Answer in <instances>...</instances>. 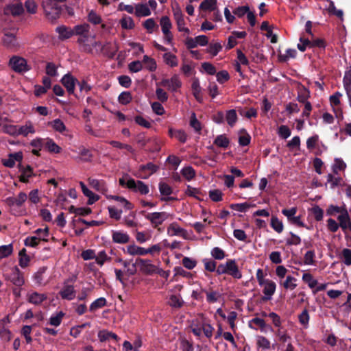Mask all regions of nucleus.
Returning <instances> with one entry per match:
<instances>
[{"mask_svg":"<svg viewBox=\"0 0 351 351\" xmlns=\"http://www.w3.org/2000/svg\"><path fill=\"white\" fill-rule=\"evenodd\" d=\"M119 184L123 187H126L134 192H138L141 195H146L149 193V187L143 182L141 180L136 181L134 179L125 173L124 176L119 178Z\"/></svg>","mask_w":351,"mask_h":351,"instance_id":"nucleus-1","label":"nucleus"},{"mask_svg":"<svg viewBox=\"0 0 351 351\" xmlns=\"http://www.w3.org/2000/svg\"><path fill=\"white\" fill-rule=\"evenodd\" d=\"M216 273L218 275L226 274L237 279L242 277L234 260H228L225 265L220 264L216 269Z\"/></svg>","mask_w":351,"mask_h":351,"instance_id":"nucleus-2","label":"nucleus"},{"mask_svg":"<svg viewBox=\"0 0 351 351\" xmlns=\"http://www.w3.org/2000/svg\"><path fill=\"white\" fill-rule=\"evenodd\" d=\"M43 6L46 17L51 23L56 22L62 12V6L57 3L52 1L47 2L46 3H43Z\"/></svg>","mask_w":351,"mask_h":351,"instance_id":"nucleus-3","label":"nucleus"},{"mask_svg":"<svg viewBox=\"0 0 351 351\" xmlns=\"http://www.w3.org/2000/svg\"><path fill=\"white\" fill-rule=\"evenodd\" d=\"M9 66L16 73H23L31 70L27 60L21 56H13L10 58Z\"/></svg>","mask_w":351,"mask_h":351,"instance_id":"nucleus-4","label":"nucleus"},{"mask_svg":"<svg viewBox=\"0 0 351 351\" xmlns=\"http://www.w3.org/2000/svg\"><path fill=\"white\" fill-rule=\"evenodd\" d=\"M1 43L4 47L13 51H17L21 47L16 34L5 29L3 30Z\"/></svg>","mask_w":351,"mask_h":351,"instance_id":"nucleus-5","label":"nucleus"},{"mask_svg":"<svg viewBox=\"0 0 351 351\" xmlns=\"http://www.w3.org/2000/svg\"><path fill=\"white\" fill-rule=\"evenodd\" d=\"M326 215L337 217V219H350L349 214L345 206L330 205L326 210Z\"/></svg>","mask_w":351,"mask_h":351,"instance_id":"nucleus-6","label":"nucleus"},{"mask_svg":"<svg viewBox=\"0 0 351 351\" xmlns=\"http://www.w3.org/2000/svg\"><path fill=\"white\" fill-rule=\"evenodd\" d=\"M157 85L167 87L169 90L177 92L182 86V82L178 75L174 74L170 79H162Z\"/></svg>","mask_w":351,"mask_h":351,"instance_id":"nucleus-7","label":"nucleus"},{"mask_svg":"<svg viewBox=\"0 0 351 351\" xmlns=\"http://www.w3.org/2000/svg\"><path fill=\"white\" fill-rule=\"evenodd\" d=\"M168 234L171 236H180L184 239H192L193 232L182 228L177 223H172L167 228Z\"/></svg>","mask_w":351,"mask_h":351,"instance_id":"nucleus-8","label":"nucleus"},{"mask_svg":"<svg viewBox=\"0 0 351 351\" xmlns=\"http://www.w3.org/2000/svg\"><path fill=\"white\" fill-rule=\"evenodd\" d=\"M136 264H138V266L140 267V271L144 274L152 275L155 274L156 271L157 267L152 264L150 260L137 258L136 259Z\"/></svg>","mask_w":351,"mask_h":351,"instance_id":"nucleus-9","label":"nucleus"},{"mask_svg":"<svg viewBox=\"0 0 351 351\" xmlns=\"http://www.w3.org/2000/svg\"><path fill=\"white\" fill-rule=\"evenodd\" d=\"M80 222L83 225H85L86 228L91 226H99L104 223V221H72L73 228L75 229V234L77 236L81 235L85 228L84 227H78L77 223Z\"/></svg>","mask_w":351,"mask_h":351,"instance_id":"nucleus-10","label":"nucleus"},{"mask_svg":"<svg viewBox=\"0 0 351 351\" xmlns=\"http://www.w3.org/2000/svg\"><path fill=\"white\" fill-rule=\"evenodd\" d=\"M77 82V80L70 73H67L64 75L61 79V82L63 86L66 88L67 92L69 94H74L75 84Z\"/></svg>","mask_w":351,"mask_h":351,"instance_id":"nucleus-11","label":"nucleus"},{"mask_svg":"<svg viewBox=\"0 0 351 351\" xmlns=\"http://www.w3.org/2000/svg\"><path fill=\"white\" fill-rule=\"evenodd\" d=\"M18 167L21 172V175L19 177V181L23 183L29 182V178L34 176L32 167L30 165L24 167L21 163L19 164Z\"/></svg>","mask_w":351,"mask_h":351,"instance_id":"nucleus-12","label":"nucleus"},{"mask_svg":"<svg viewBox=\"0 0 351 351\" xmlns=\"http://www.w3.org/2000/svg\"><path fill=\"white\" fill-rule=\"evenodd\" d=\"M23 160V153L21 152L12 153L8 155V159L2 160V164L9 168H12L16 162H21Z\"/></svg>","mask_w":351,"mask_h":351,"instance_id":"nucleus-13","label":"nucleus"},{"mask_svg":"<svg viewBox=\"0 0 351 351\" xmlns=\"http://www.w3.org/2000/svg\"><path fill=\"white\" fill-rule=\"evenodd\" d=\"M88 182L91 187L102 194H106L108 191L106 182L104 180L88 178Z\"/></svg>","mask_w":351,"mask_h":351,"instance_id":"nucleus-14","label":"nucleus"},{"mask_svg":"<svg viewBox=\"0 0 351 351\" xmlns=\"http://www.w3.org/2000/svg\"><path fill=\"white\" fill-rule=\"evenodd\" d=\"M9 279L17 287H21L25 282L23 273L16 266L13 268L12 274L9 276Z\"/></svg>","mask_w":351,"mask_h":351,"instance_id":"nucleus-15","label":"nucleus"},{"mask_svg":"<svg viewBox=\"0 0 351 351\" xmlns=\"http://www.w3.org/2000/svg\"><path fill=\"white\" fill-rule=\"evenodd\" d=\"M5 14H11L13 16H18L24 12V7L21 3L10 4L4 9Z\"/></svg>","mask_w":351,"mask_h":351,"instance_id":"nucleus-16","label":"nucleus"},{"mask_svg":"<svg viewBox=\"0 0 351 351\" xmlns=\"http://www.w3.org/2000/svg\"><path fill=\"white\" fill-rule=\"evenodd\" d=\"M263 285H265L263 289V293L265 295L261 298V300L263 302H266L271 300V295L274 293L276 290V284L274 282L269 280L265 282Z\"/></svg>","mask_w":351,"mask_h":351,"instance_id":"nucleus-17","label":"nucleus"},{"mask_svg":"<svg viewBox=\"0 0 351 351\" xmlns=\"http://www.w3.org/2000/svg\"><path fill=\"white\" fill-rule=\"evenodd\" d=\"M169 136L171 138H175L181 143H185L187 141L188 136L183 130H176L170 128L168 131Z\"/></svg>","mask_w":351,"mask_h":351,"instance_id":"nucleus-18","label":"nucleus"},{"mask_svg":"<svg viewBox=\"0 0 351 351\" xmlns=\"http://www.w3.org/2000/svg\"><path fill=\"white\" fill-rule=\"evenodd\" d=\"M191 90L192 93L195 99L199 102L202 103L203 101V98L201 95L202 88L199 84V81L198 78L194 77L191 84Z\"/></svg>","mask_w":351,"mask_h":351,"instance_id":"nucleus-19","label":"nucleus"},{"mask_svg":"<svg viewBox=\"0 0 351 351\" xmlns=\"http://www.w3.org/2000/svg\"><path fill=\"white\" fill-rule=\"evenodd\" d=\"M75 291L72 285H64V287L59 292V294L62 299L71 300L75 297Z\"/></svg>","mask_w":351,"mask_h":351,"instance_id":"nucleus-20","label":"nucleus"},{"mask_svg":"<svg viewBox=\"0 0 351 351\" xmlns=\"http://www.w3.org/2000/svg\"><path fill=\"white\" fill-rule=\"evenodd\" d=\"M56 32L59 34V39L64 40L70 38L73 36V29L65 25L58 26L56 29Z\"/></svg>","mask_w":351,"mask_h":351,"instance_id":"nucleus-21","label":"nucleus"},{"mask_svg":"<svg viewBox=\"0 0 351 351\" xmlns=\"http://www.w3.org/2000/svg\"><path fill=\"white\" fill-rule=\"evenodd\" d=\"M158 166L154 165L153 162H148L146 165H142L139 167V172L145 173V171H149V173L147 176H139L141 178H147L154 173H156L158 169Z\"/></svg>","mask_w":351,"mask_h":351,"instance_id":"nucleus-22","label":"nucleus"},{"mask_svg":"<svg viewBox=\"0 0 351 351\" xmlns=\"http://www.w3.org/2000/svg\"><path fill=\"white\" fill-rule=\"evenodd\" d=\"M45 148L50 153L59 154L61 152V147L58 146L53 139L45 138Z\"/></svg>","mask_w":351,"mask_h":351,"instance_id":"nucleus-23","label":"nucleus"},{"mask_svg":"<svg viewBox=\"0 0 351 351\" xmlns=\"http://www.w3.org/2000/svg\"><path fill=\"white\" fill-rule=\"evenodd\" d=\"M112 241L117 243H127L130 241L129 236L121 232L114 231L112 232Z\"/></svg>","mask_w":351,"mask_h":351,"instance_id":"nucleus-24","label":"nucleus"},{"mask_svg":"<svg viewBox=\"0 0 351 351\" xmlns=\"http://www.w3.org/2000/svg\"><path fill=\"white\" fill-rule=\"evenodd\" d=\"M310 97V91L304 86H301L298 88L297 99L299 102L304 104L308 102L307 99Z\"/></svg>","mask_w":351,"mask_h":351,"instance_id":"nucleus-25","label":"nucleus"},{"mask_svg":"<svg viewBox=\"0 0 351 351\" xmlns=\"http://www.w3.org/2000/svg\"><path fill=\"white\" fill-rule=\"evenodd\" d=\"M213 143L219 147L226 149L230 145V140L225 134H220L215 138Z\"/></svg>","mask_w":351,"mask_h":351,"instance_id":"nucleus-26","label":"nucleus"},{"mask_svg":"<svg viewBox=\"0 0 351 351\" xmlns=\"http://www.w3.org/2000/svg\"><path fill=\"white\" fill-rule=\"evenodd\" d=\"M167 304L172 308H180L183 306L184 302L180 296L176 295H171L169 296Z\"/></svg>","mask_w":351,"mask_h":351,"instance_id":"nucleus-27","label":"nucleus"},{"mask_svg":"<svg viewBox=\"0 0 351 351\" xmlns=\"http://www.w3.org/2000/svg\"><path fill=\"white\" fill-rule=\"evenodd\" d=\"M90 25L88 23H84L81 25H75L73 29V35H88L90 31Z\"/></svg>","mask_w":351,"mask_h":351,"instance_id":"nucleus-28","label":"nucleus"},{"mask_svg":"<svg viewBox=\"0 0 351 351\" xmlns=\"http://www.w3.org/2000/svg\"><path fill=\"white\" fill-rule=\"evenodd\" d=\"M163 59L165 64L171 67L177 66L178 64V60L176 56L170 52L165 53L163 54Z\"/></svg>","mask_w":351,"mask_h":351,"instance_id":"nucleus-29","label":"nucleus"},{"mask_svg":"<svg viewBox=\"0 0 351 351\" xmlns=\"http://www.w3.org/2000/svg\"><path fill=\"white\" fill-rule=\"evenodd\" d=\"M238 119L237 112L234 109H231L226 111L225 114V120L227 123L230 126L233 127L237 123Z\"/></svg>","mask_w":351,"mask_h":351,"instance_id":"nucleus-30","label":"nucleus"},{"mask_svg":"<svg viewBox=\"0 0 351 351\" xmlns=\"http://www.w3.org/2000/svg\"><path fill=\"white\" fill-rule=\"evenodd\" d=\"M98 337L101 342L106 341L108 340L110 338H112L116 341L119 339L118 336L113 333L112 332H109L107 330H101L98 332Z\"/></svg>","mask_w":351,"mask_h":351,"instance_id":"nucleus-31","label":"nucleus"},{"mask_svg":"<svg viewBox=\"0 0 351 351\" xmlns=\"http://www.w3.org/2000/svg\"><path fill=\"white\" fill-rule=\"evenodd\" d=\"M47 298V297L45 294H40L37 292H34L29 295L28 302L37 305L41 304Z\"/></svg>","mask_w":351,"mask_h":351,"instance_id":"nucleus-32","label":"nucleus"},{"mask_svg":"<svg viewBox=\"0 0 351 351\" xmlns=\"http://www.w3.org/2000/svg\"><path fill=\"white\" fill-rule=\"evenodd\" d=\"M239 144L241 146H247L250 143L251 136L245 129H241L239 132Z\"/></svg>","mask_w":351,"mask_h":351,"instance_id":"nucleus-33","label":"nucleus"},{"mask_svg":"<svg viewBox=\"0 0 351 351\" xmlns=\"http://www.w3.org/2000/svg\"><path fill=\"white\" fill-rule=\"evenodd\" d=\"M217 0H204L199 5V10L204 11H215L216 10Z\"/></svg>","mask_w":351,"mask_h":351,"instance_id":"nucleus-34","label":"nucleus"},{"mask_svg":"<svg viewBox=\"0 0 351 351\" xmlns=\"http://www.w3.org/2000/svg\"><path fill=\"white\" fill-rule=\"evenodd\" d=\"M160 24L161 25L163 34H167V33L171 32L170 29L172 27V24L167 16H163L161 17Z\"/></svg>","mask_w":351,"mask_h":351,"instance_id":"nucleus-35","label":"nucleus"},{"mask_svg":"<svg viewBox=\"0 0 351 351\" xmlns=\"http://www.w3.org/2000/svg\"><path fill=\"white\" fill-rule=\"evenodd\" d=\"M135 14L137 16H147L151 14V11L146 4H138L136 6Z\"/></svg>","mask_w":351,"mask_h":351,"instance_id":"nucleus-36","label":"nucleus"},{"mask_svg":"<svg viewBox=\"0 0 351 351\" xmlns=\"http://www.w3.org/2000/svg\"><path fill=\"white\" fill-rule=\"evenodd\" d=\"M127 252L131 255H145L147 254V251L143 247L136 246L135 245H128Z\"/></svg>","mask_w":351,"mask_h":351,"instance_id":"nucleus-37","label":"nucleus"},{"mask_svg":"<svg viewBox=\"0 0 351 351\" xmlns=\"http://www.w3.org/2000/svg\"><path fill=\"white\" fill-rule=\"evenodd\" d=\"M252 206L247 202L241 204H232L230 205V208L234 211L246 213Z\"/></svg>","mask_w":351,"mask_h":351,"instance_id":"nucleus-38","label":"nucleus"},{"mask_svg":"<svg viewBox=\"0 0 351 351\" xmlns=\"http://www.w3.org/2000/svg\"><path fill=\"white\" fill-rule=\"evenodd\" d=\"M146 219H168L170 217L169 214L165 212L160 213H147V215L145 216Z\"/></svg>","mask_w":351,"mask_h":351,"instance_id":"nucleus-39","label":"nucleus"},{"mask_svg":"<svg viewBox=\"0 0 351 351\" xmlns=\"http://www.w3.org/2000/svg\"><path fill=\"white\" fill-rule=\"evenodd\" d=\"M132 100V95L129 91H123L118 97V101L122 105H128Z\"/></svg>","mask_w":351,"mask_h":351,"instance_id":"nucleus-40","label":"nucleus"},{"mask_svg":"<svg viewBox=\"0 0 351 351\" xmlns=\"http://www.w3.org/2000/svg\"><path fill=\"white\" fill-rule=\"evenodd\" d=\"M143 25L144 28L147 29L149 34L153 33L154 29H158V25L152 18H149L145 21Z\"/></svg>","mask_w":351,"mask_h":351,"instance_id":"nucleus-41","label":"nucleus"},{"mask_svg":"<svg viewBox=\"0 0 351 351\" xmlns=\"http://www.w3.org/2000/svg\"><path fill=\"white\" fill-rule=\"evenodd\" d=\"M120 23L121 27L125 29H132L135 26L133 19L128 16L123 17L120 21Z\"/></svg>","mask_w":351,"mask_h":351,"instance_id":"nucleus-42","label":"nucleus"},{"mask_svg":"<svg viewBox=\"0 0 351 351\" xmlns=\"http://www.w3.org/2000/svg\"><path fill=\"white\" fill-rule=\"evenodd\" d=\"M202 291L206 294V300L209 303H214L217 302L221 297V294L215 291H207L205 289H202Z\"/></svg>","mask_w":351,"mask_h":351,"instance_id":"nucleus-43","label":"nucleus"},{"mask_svg":"<svg viewBox=\"0 0 351 351\" xmlns=\"http://www.w3.org/2000/svg\"><path fill=\"white\" fill-rule=\"evenodd\" d=\"M11 337V332L5 327L3 320L0 321V337L6 341H10Z\"/></svg>","mask_w":351,"mask_h":351,"instance_id":"nucleus-44","label":"nucleus"},{"mask_svg":"<svg viewBox=\"0 0 351 351\" xmlns=\"http://www.w3.org/2000/svg\"><path fill=\"white\" fill-rule=\"evenodd\" d=\"M143 62L145 64L146 68L150 71H154L157 68L155 60L147 55L143 56Z\"/></svg>","mask_w":351,"mask_h":351,"instance_id":"nucleus-45","label":"nucleus"},{"mask_svg":"<svg viewBox=\"0 0 351 351\" xmlns=\"http://www.w3.org/2000/svg\"><path fill=\"white\" fill-rule=\"evenodd\" d=\"M302 280L306 283H308V287L311 289L315 288L318 284L317 280L314 279L310 273H304L302 276Z\"/></svg>","mask_w":351,"mask_h":351,"instance_id":"nucleus-46","label":"nucleus"},{"mask_svg":"<svg viewBox=\"0 0 351 351\" xmlns=\"http://www.w3.org/2000/svg\"><path fill=\"white\" fill-rule=\"evenodd\" d=\"M346 168V164L341 158H335V164L332 166V172L338 174L339 171H343Z\"/></svg>","mask_w":351,"mask_h":351,"instance_id":"nucleus-47","label":"nucleus"},{"mask_svg":"<svg viewBox=\"0 0 351 351\" xmlns=\"http://www.w3.org/2000/svg\"><path fill=\"white\" fill-rule=\"evenodd\" d=\"M300 43L298 44V49L304 52L306 51V48H311V40L308 38H305L303 36H300Z\"/></svg>","mask_w":351,"mask_h":351,"instance_id":"nucleus-48","label":"nucleus"},{"mask_svg":"<svg viewBox=\"0 0 351 351\" xmlns=\"http://www.w3.org/2000/svg\"><path fill=\"white\" fill-rule=\"evenodd\" d=\"M13 247L12 244L0 246V260L12 254Z\"/></svg>","mask_w":351,"mask_h":351,"instance_id":"nucleus-49","label":"nucleus"},{"mask_svg":"<svg viewBox=\"0 0 351 351\" xmlns=\"http://www.w3.org/2000/svg\"><path fill=\"white\" fill-rule=\"evenodd\" d=\"M25 8L28 13L34 14L37 12L38 5L34 0H27L25 2Z\"/></svg>","mask_w":351,"mask_h":351,"instance_id":"nucleus-50","label":"nucleus"},{"mask_svg":"<svg viewBox=\"0 0 351 351\" xmlns=\"http://www.w3.org/2000/svg\"><path fill=\"white\" fill-rule=\"evenodd\" d=\"M106 305V300L104 298H99L90 304L89 310L90 311H94L97 308L105 306Z\"/></svg>","mask_w":351,"mask_h":351,"instance_id":"nucleus-51","label":"nucleus"},{"mask_svg":"<svg viewBox=\"0 0 351 351\" xmlns=\"http://www.w3.org/2000/svg\"><path fill=\"white\" fill-rule=\"evenodd\" d=\"M3 132L12 136H18V126L14 125L5 124L3 126Z\"/></svg>","mask_w":351,"mask_h":351,"instance_id":"nucleus-52","label":"nucleus"},{"mask_svg":"<svg viewBox=\"0 0 351 351\" xmlns=\"http://www.w3.org/2000/svg\"><path fill=\"white\" fill-rule=\"evenodd\" d=\"M221 49L222 45L219 43H210L207 51L213 56H216Z\"/></svg>","mask_w":351,"mask_h":351,"instance_id":"nucleus-53","label":"nucleus"},{"mask_svg":"<svg viewBox=\"0 0 351 351\" xmlns=\"http://www.w3.org/2000/svg\"><path fill=\"white\" fill-rule=\"evenodd\" d=\"M51 125L56 131L59 132L60 133H62L64 131L66 130V126L64 123L60 119H56L53 120L51 123Z\"/></svg>","mask_w":351,"mask_h":351,"instance_id":"nucleus-54","label":"nucleus"},{"mask_svg":"<svg viewBox=\"0 0 351 351\" xmlns=\"http://www.w3.org/2000/svg\"><path fill=\"white\" fill-rule=\"evenodd\" d=\"M159 191L162 195L169 196L173 193L171 187L165 182L159 183Z\"/></svg>","mask_w":351,"mask_h":351,"instance_id":"nucleus-55","label":"nucleus"},{"mask_svg":"<svg viewBox=\"0 0 351 351\" xmlns=\"http://www.w3.org/2000/svg\"><path fill=\"white\" fill-rule=\"evenodd\" d=\"M181 173L187 180H191L195 176V171L191 167H186L183 168Z\"/></svg>","mask_w":351,"mask_h":351,"instance_id":"nucleus-56","label":"nucleus"},{"mask_svg":"<svg viewBox=\"0 0 351 351\" xmlns=\"http://www.w3.org/2000/svg\"><path fill=\"white\" fill-rule=\"evenodd\" d=\"M252 323L258 326L262 330L269 329L270 330H273L272 327L270 325H267L265 324V322L263 319H261L258 317H255L251 320Z\"/></svg>","mask_w":351,"mask_h":351,"instance_id":"nucleus-57","label":"nucleus"},{"mask_svg":"<svg viewBox=\"0 0 351 351\" xmlns=\"http://www.w3.org/2000/svg\"><path fill=\"white\" fill-rule=\"evenodd\" d=\"M88 21L94 25H98L101 23V18L94 10H91L88 14Z\"/></svg>","mask_w":351,"mask_h":351,"instance_id":"nucleus-58","label":"nucleus"},{"mask_svg":"<svg viewBox=\"0 0 351 351\" xmlns=\"http://www.w3.org/2000/svg\"><path fill=\"white\" fill-rule=\"evenodd\" d=\"M217 80L219 84H223L230 79V75L226 70H223L216 73Z\"/></svg>","mask_w":351,"mask_h":351,"instance_id":"nucleus-59","label":"nucleus"},{"mask_svg":"<svg viewBox=\"0 0 351 351\" xmlns=\"http://www.w3.org/2000/svg\"><path fill=\"white\" fill-rule=\"evenodd\" d=\"M249 9L248 5L239 6L233 10V14L237 17L241 18L248 12Z\"/></svg>","mask_w":351,"mask_h":351,"instance_id":"nucleus-60","label":"nucleus"},{"mask_svg":"<svg viewBox=\"0 0 351 351\" xmlns=\"http://www.w3.org/2000/svg\"><path fill=\"white\" fill-rule=\"evenodd\" d=\"M190 125L195 130V132H200L202 130L201 123L197 119L195 113L191 114L190 119Z\"/></svg>","mask_w":351,"mask_h":351,"instance_id":"nucleus-61","label":"nucleus"},{"mask_svg":"<svg viewBox=\"0 0 351 351\" xmlns=\"http://www.w3.org/2000/svg\"><path fill=\"white\" fill-rule=\"evenodd\" d=\"M19 135L27 136L29 133H34V130L32 125H25L18 127Z\"/></svg>","mask_w":351,"mask_h":351,"instance_id":"nucleus-62","label":"nucleus"},{"mask_svg":"<svg viewBox=\"0 0 351 351\" xmlns=\"http://www.w3.org/2000/svg\"><path fill=\"white\" fill-rule=\"evenodd\" d=\"M64 316V313L62 311H60L56 316H53L50 318V324L54 326H58L61 324Z\"/></svg>","mask_w":351,"mask_h":351,"instance_id":"nucleus-63","label":"nucleus"},{"mask_svg":"<svg viewBox=\"0 0 351 351\" xmlns=\"http://www.w3.org/2000/svg\"><path fill=\"white\" fill-rule=\"evenodd\" d=\"M341 254L343 263L348 266L351 265V250L345 248L342 250Z\"/></svg>","mask_w":351,"mask_h":351,"instance_id":"nucleus-64","label":"nucleus"}]
</instances>
